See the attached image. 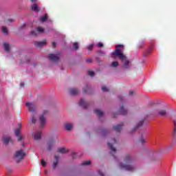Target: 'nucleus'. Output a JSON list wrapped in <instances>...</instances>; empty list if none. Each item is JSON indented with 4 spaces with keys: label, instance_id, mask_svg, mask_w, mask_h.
<instances>
[{
    "label": "nucleus",
    "instance_id": "1",
    "mask_svg": "<svg viewBox=\"0 0 176 176\" xmlns=\"http://www.w3.org/2000/svg\"><path fill=\"white\" fill-rule=\"evenodd\" d=\"M116 50L112 52V56H118L120 62L122 63V67L124 69H130L131 65H130V60L127 59V56L123 54L124 50V46L123 45H118L116 47Z\"/></svg>",
    "mask_w": 176,
    "mask_h": 176
},
{
    "label": "nucleus",
    "instance_id": "2",
    "mask_svg": "<svg viewBox=\"0 0 176 176\" xmlns=\"http://www.w3.org/2000/svg\"><path fill=\"white\" fill-rule=\"evenodd\" d=\"M132 163L133 160L131 159V155H125L124 157V163H120L118 164V168H120V170H125L126 171H134L135 166L131 164Z\"/></svg>",
    "mask_w": 176,
    "mask_h": 176
},
{
    "label": "nucleus",
    "instance_id": "3",
    "mask_svg": "<svg viewBox=\"0 0 176 176\" xmlns=\"http://www.w3.org/2000/svg\"><path fill=\"white\" fill-rule=\"evenodd\" d=\"M49 115L48 110H43L42 115L40 116V127L42 129L44 126L46 125V118Z\"/></svg>",
    "mask_w": 176,
    "mask_h": 176
},
{
    "label": "nucleus",
    "instance_id": "4",
    "mask_svg": "<svg viewBox=\"0 0 176 176\" xmlns=\"http://www.w3.org/2000/svg\"><path fill=\"white\" fill-rule=\"evenodd\" d=\"M25 156V153H24L23 150H19L18 151H16L14 154V158L16 159L17 163L23 160Z\"/></svg>",
    "mask_w": 176,
    "mask_h": 176
},
{
    "label": "nucleus",
    "instance_id": "5",
    "mask_svg": "<svg viewBox=\"0 0 176 176\" xmlns=\"http://www.w3.org/2000/svg\"><path fill=\"white\" fill-rule=\"evenodd\" d=\"M25 105L28 107L29 112H35L36 111V105L31 102H26Z\"/></svg>",
    "mask_w": 176,
    "mask_h": 176
},
{
    "label": "nucleus",
    "instance_id": "6",
    "mask_svg": "<svg viewBox=\"0 0 176 176\" xmlns=\"http://www.w3.org/2000/svg\"><path fill=\"white\" fill-rule=\"evenodd\" d=\"M19 128L16 129L14 131L15 135L18 137V141H21L23 140V137H21V131L20 129H21V124H19Z\"/></svg>",
    "mask_w": 176,
    "mask_h": 176
},
{
    "label": "nucleus",
    "instance_id": "7",
    "mask_svg": "<svg viewBox=\"0 0 176 176\" xmlns=\"http://www.w3.org/2000/svg\"><path fill=\"white\" fill-rule=\"evenodd\" d=\"M44 32H45V29H43L41 27H38V28H37L36 31H35V30L32 31L30 32V35H32V36H36V35H38V32L42 33Z\"/></svg>",
    "mask_w": 176,
    "mask_h": 176
},
{
    "label": "nucleus",
    "instance_id": "8",
    "mask_svg": "<svg viewBox=\"0 0 176 176\" xmlns=\"http://www.w3.org/2000/svg\"><path fill=\"white\" fill-rule=\"evenodd\" d=\"M113 144H116V139H113V142L111 144L109 143V142H107V145H108L110 151H112L113 153H116V148H114Z\"/></svg>",
    "mask_w": 176,
    "mask_h": 176
},
{
    "label": "nucleus",
    "instance_id": "9",
    "mask_svg": "<svg viewBox=\"0 0 176 176\" xmlns=\"http://www.w3.org/2000/svg\"><path fill=\"white\" fill-rule=\"evenodd\" d=\"M34 45L36 47H43V46L46 45V40L43 41H34Z\"/></svg>",
    "mask_w": 176,
    "mask_h": 176
},
{
    "label": "nucleus",
    "instance_id": "10",
    "mask_svg": "<svg viewBox=\"0 0 176 176\" xmlns=\"http://www.w3.org/2000/svg\"><path fill=\"white\" fill-rule=\"evenodd\" d=\"M48 58L50 60V61H52L53 63H58L59 58L57 55L50 54Z\"/></svg>",
    "mask_w": 176,
    "mask_h": 176
},
{
    "label": "nucleus",
    "instance_id": "11",
    "mask_svg": "<svg viewBox=\"0 0 176 176\" xmlns=\"http://www.w3.org/2000/svg\"><path fill=\"white\" fill-rule=\"evenodd\" d=\"M146 119V117H144V118L141 117L140 121L138 122V123L137 124V125L135 127V130H136V129H138V128L142 126Z\"/></svg>",
    "mask_w": 176,
    "mask_h": 176
},
{
    "label": "nucleus",
    "instance_id": "12",
    "mask_svg": "<svg viewBox=\"0 0 176 176\" xmlns=\"http://www.w3.org/2000/svg\"><path fill=\"white\" fill-rule=\"evenodd\" d=\"M32 137L34 140H36V141H38V140H41V137H42V132L36 131L34 133L32 134Z\"/></svg>",
    "mask_w": 176,
    "mask_h": 176
},
{
    "label": "nucleus",
    "instance_id": "13",
    "mask_svg": "<svg viewBox=\"0 0 176 176\" xmlns=\"http://www.w3.org/2000/svg\"><path fill=\"white\" fill-rule=\"evenodd\" d=\"M124 126L123 123H121L120 124H118L116 126H114L113 127V130L116 131V133H120V131L122 130V128Z\"/></svg>",
    "mask_w": 176,
    "mask_h": 176
},
{
    "label": "nucleus",
    "instance_id": "14",
    "mask_svg": "<svg viewBox=\"0 0 176 176\" xmlns=\"http://www.w3.org/2000/svg\"><path fill=\"white\" fill-rule=\"evenodd\" d=\"M80 107H82V108L86 109L87 107H89V104H87L84 99H80L79 102Z\"/></svg>",
    "mask_w": 176,
    "mask_h": 176
},
{
    "label": "nucleus",
    "instance_id": "15",
    "mask_svg": "<svg viewBox=\"0 0 176 176\" xmlns=\"http://www.w3.org/2000/svg\"><path fill=\"white\" fill-rule=\"evenodd\" d=\"M53 145H54V140H50L47 142V151H52L53 148Z\"/></svg>",
    "mask_w": 176,
    "mask_h": 176
},
{
    "label": "nucleus",
    "instance_id": "16",
    "mask_svg": "<svg viewBox=\"0 0 176 176\" xmlns=\"http://www.w3.org/2000/svg\"><path fill=\"white\" fill-rule=\"evenodd\" d=\"M119 114L120 115H126L127 113V110L124 109V107L123 106V104L120 105V110H119Z\"/></svg>",
    "mask_w": 176,
    "mask_h": 176
},
{
    "label": "nucleus",
    "instance_id": "17",
    "mask_svg": "<svg viewBox=\"0 0 176 176\" xmlns=\"http://www.w3.org/2000/svg\"><path fill=\"white\" fill-rule=\"evenodd\" d=\"M69 93L72 96H76L79 94V91L77 89L71 88L69 89Z\"/></svg>",
    "mask_w": 176,
    "mask_h": 176
},
{
    "label": "nucleus",
    "instance_id": "18",
    "mask_svg": "<svg viewBox=\"0 0 176 176\" xmlns=\"http://www.w3.org/2000/svg\"><path fill=\"white\" fill-rule=\"evenodd\" d=\"M74 127V125L71 123L65 124V129L67 131H70V130Z\"/></svg>",
    "mask_w": 176,
    "mask_h": 176
},
{
    "label": "nucleus",
    "instance_id": "19",
    "mask_svg": "<svg viewBox=\"0 0 176 176\" xmlns=\"http://www.w3.org/2000/svg\"><path fill=\"white\" fill-rule=\"evenodd\" d=\"M94 113H96V115L99 116V118H101V116H102V115H104V112H102L101 110H100L98 109L94 110Z\"/></svg>",
    "mask_w": 176,
    "mask_h": 176
},
{
    "label": "nucleus",
    "instance_id": "20",
    "mask_svg": "<svg viewBox=\"0 0 176 176\" xmlns=\"http://www.w3.org/2000/svg\"><path fill=\"white\" fill-rule=\"evenodd\" d=\"M147 141L148 139L144 137V135H142L141 138L139 140V142H140V144H142V145H144V144H146Z\"/></svg>",
    "mask_w": 176,
    "mask_h": 176
},
{
    "label": "nucleus",
    "instance_id": "21",
    "mask_svg": "<svg viewBox=\"0 0 176 176\" xmlns=\"http://www.w3.org/2000/svg\"><path fill=\"white\" fill-rule=\"evenodd\" d=\"M54 158L56 162L53 163L52 168H55L58 165V155H55Z\"/></svg>",
    "mask_w": 176,
    "mask_h": 176
},
{
    "label": "nucleus",
    "instance_id": "22",
    "mask_svg": "<svg viewBox=\"0 0 176 176\" xmlns=\"http://www.w3.org/2000/svg\"><path fill=\"white\" fill-rule=\"evenodd\" d=\"M32 10H33V12H36V13H38V12H39V8H38V4H33L32 6Z\"/></svg>",
    "mask_w": 176,
    "mask_h": 176
},
{
    "label": "nucleus",
    "instance_id": "23",
    "mask_svg": "<svg viewBox=\"0 0 176 176\" xmlns=\"http://www.w3.org/2000/svg\"><path fill=\"white\" fill-rule=\"evenodd\" d=\"M3 46H4V50L6 52H9L10 50V45H9V43H4Z\"/></svg>",
    "mask_w": 176,
    "mask_h": 176
},
{
    "label": "nucleus",
    "instance_id": "24",
    "mask_svg": "<svg viewBox=\"0 0 176 176\" xmlns=\"http://www.w3.org/2000/svg\"><path fill=\"white\" fill-rule=\"evenodd\" d=\"M159 113L161 116H166L167 115V111L164 109H160Z\"/></svg>",
    "mask_w": 176,
    "mask_h": 176
},
{
    "label": "nucleus",
    "instance_id": "25",
    "mask_svg": "<svg viewBox=\"0 0 176 176\" xmlns=\"http://www.w3.org/2000/svg\"><path fill=\"white\" fill-rule=\"evenodd\" d=\"M91 164V162L90 160L84 161L82 162L81 166H90Z\"/></svg>",
    "mask_w": 176,
    "mask_h": 176
},
{
    "label": "nucleus",
    "instance_id": "26",
    "mask_svg": "<svg viewBox=\"0 0 176 176\" xmlns=\"http://www.w3.org/2000/svg\"><path fill=\"white\" fill-rule=\"evenodd\" d=\"M173 138H176V120L174 121V129H173Z\"/></svg>",
    "mask_w": 176,
    "mask_h": 176
},
{
    "label": "nucleus",
    "instance_id": "27",
    "mask_svg": "<svg viewBox=\"0 0 176 176\" xmlns=\"http://www.w3.org/2000/svg\"><path fill=\"white\" fill-rule=\"evenodd\" d=\"M58 152H59V153H67V152H68L65 148H59L58 149Z\"/></svg>",
    "mask_w": 176,
    "mask_h": 176
},
{
    "label": "nucleus",
    "instance_id": "28",
    "mask_svg": "<svg viewBox=\"0 0 176 176\" xmlns=\"http://www.w3.org/2000/svg\"><path fill=\"white\" fill-rule=\"evenodd\" d=\"M46 20H47V15L45 14L43 16L41 17L40 21L42 23H45V21H46Z\"/></svg>",
    "mask_w": 176,
    "mask_h": 176
},
{
    "label": "nucleus",
    "instance_id": "29",
    "mask_svg": "<svg viewBox=\"0 0 176 176\" xmlns=\"http://www.w3.org/2000/svg\"><path fill=\"white\" fill-rule=\"evenodd\" d=\"M3 141L4 144H9V142L10 141V138L5 137L3 138Z\"/></svg>",
    "mask_w": 176,
    "mask_h": 176
},
{
    "label": "nucleus",
    "instance_id": "30",
    "mask_svg": "<svg viewBox=\"0 0 176 176\" xmlns=\"http://www.w3.org/2000/svg\"><path fill=\"white\" fill-rule=\"evenodd\" d=\"M100 134H102V135H105L106 134L108 133V130H107V129H100Z\"/></svg>",
    "mask_w": 176,
    "mask_h": 176
},
{
    "label": "nucleus",
    "instance_id": "31",
    "mask_svg": "<svg viewBox=\"0 0 176 176\" xmlns=\"http://www.w3.org/2000/svg\"><path fill=\"white\" fill-rule=\"evenodd\" d=\"M2 31H3V32L6 35H8V28H6V27L3 26V27H2Z\"/></svg>",
    "mask_w": 176,
    "mask_h": 176
},
{
    "label": "nucleus",
    "instance_id": "32",
    "mask_svg": "<svg viewBox=\"0 0 176 176\" xmlns=\"http://www.w3.org/2000/svg\"><path fill=\"white\" fill-rule=\"evenodd\" d=\"M74 49L75 50H78V49H79V43H74Z\"/></svg>",
    "mask_w": 176,
    "mask_h": 176
},
{
    "label": "nucleus",
    "instance_id": "33",
    "mask_svg": "<svg viewBox=\"0 0 176 176\" xmlns=\"http://www.w3.org/2000/svg\"><path fill=\"white\" fill-rule=\"evenodd\" d=\"M118 65H119V63L115 61V62H113V63H111V67H113L115 68V67H118Z\"/></svg>",
    "mask_w": 176,
    "mask_h": 176
},
{
    "label": "nucleus",
    "instance_id": "34",
    "mask_svg": "<svg viewBox=\"0 0 176 176\" xmlns=\"http://www.w3.org/2000/svg\"><path fill=\"white\" fill-rule=\"evenodd\" d=\"M151 52H152V50H146V51L144 52V56H149V54H151Z\"/></svg>",
    "mask_w": 176,
    "mask_h": 176
},
{
    "label": "nucleus",
    "instance_id": "35",
    "mask_svg": "<svg viewBox=\"0 0 176 176\" xmlns=\"http://www.w3.org/2000/svg\"><path fill=\"white\" fill-rule=\"evenodd\" d=\"M32 122L36 123V118L34 116V113L32 114Z\"/></svg>",
    "mask_w": 176,
    "mask_h": 176
},
{
    "label": "nucleus",
    "instance_id": "36",
    "mask_svg": "<svg viewBox=\"0 0 176 176\" xmlns=\"http://www.w3.org/2000/svg\"><path fill=\"white\" fill-rule=\"evenodd\" d=\"M102 91H109V89H108L107 87H102Z\"/></svg>",
    "mask_w": 176,
    "mask_h": 176
},
{
    "label": "nucleus",
    "instance_id": "37",
    "mask_svg": "<svg viewBox=\"0 0 176 176\" xmlns=\"http://www.w3.org/2000/svg\"><path fill=\"white\" fill-rule=\"evenodd\" d=\"M88 75H89V76H94V72L89 71L88 72Z\"/></svg>",
    "mask_w": 176,
    "mask_h": 176
},
{
    "label": "nucleus",
    "instance_id": "38",
    "mask_svg": "<svg viewBox=\"0 0 176 176\" xmlns=\"http://www.w3.org/2000/svg\"><path fill=\"white\" fill-rule=\"evenodd\" d=\"M41 164L43 166V167H45L46 166V162H45L43 160H41Z\"/></svg>",
    "mask_w": 176,
    "mask_h": 176
},
{
    "label": "nucleus",
    "instance_id": "39",
    "mask_svg": "<svg viewBox=\"0 0 176 176\" xmlns=\"http://www.w3.org/2000/svg\"><path fill=\"white\" fill-rule=\"evenodd\" d=\"M144 44H145V43H144V41H141V42L139 43L140 47H142V46H144Z\"/></svg>",
    "mask_w": 176,
    "mask_h": 176
},
{
    "label": "nucleus",
    "instance_id": "40",
    "mask_svg": "<svg viewBox=\"0 0 176 176\" xmlns=\"http://www.w3.org/2000/svg\"><path fill=\"white\" fill-rule=\"evenodd\" d=\"M88 50H93V44H91L89 46L87 47Z\"/></svg>",
    "mask_w": 176,
    "mask_h": 176
},
{
    "label": "nucleus",
    "instance_id": "41",
    "mask_svg": "<svg viewBox=\"0 0 176 176\" xmlns=\"http://www.w3.org/2000/svg\"><path fill=\"white\" fill-rule=\"evenodd\" d=\"M85 87L87 89H83V93H87V90H89V86L86 85Z\"/></svg>",
    "mask_w": 176,
    "mask_h": 176
},
{
    "label": "nucleus",
    "instance_id": "42",
    "mask_svg": "<svg viewBox=\"0 0 176 176\" xmlns=\"http://www.w3.org/2000/svg\"><path fill=\"white\" fill-rule=\"evenodd\" d=\"M97 46H98L99 47H102V46H104V44H102V43H99L97 44Z\"/></svg>",
    "mask_w": 176,
    "mask_h": 176
},
{
    "label": "nucleus",
    "instance_id": "43",
    "mask_svg": "<svg viewBox=\"0 0 176 176\" xmlns=\"http://www.w3.org/2000/svg\"><path fill=\"white\" fill-rule=\"evenodd\" d=\"M134 94V91H130L129 93V96H133Z\"/></svg>",
    "mask_w": 176,
    "mask_h": 176
},
{
    "label": "nucleus",
    "instance_id": "44",
    "mask_svg": "<svg viewBox=\"0 0 176 176\" xmlns=\"http://www.w3.org/2000/svg\"><path fill=\"white\" fill-rule=\"evenodd\" d=\"M57 44L56 43V42H53L52 43V46L54 47H56V45Z\"/></svg>",
    "mask_w": 176,
    "mask_h": 176
},
{
    "label": "nucleus",
    "instance_id": "45",
    "mask_svg": "<svg viewBox=\"0 0 176 176\" xmlns=\"http://www.w3.org/2000/svg\"><path fill=\"white\" fill-rule=\"evenodd\" d=\"M20 86H21V87H24V83L21 82V83H20Z\"/></svg>",
    "mask_w": 176,
    "mask_h": 176
},
{
    "label": "nucleus",
    "instance_id": "46",
    "mask_svg": "<svg viewBox=\"0 0 176 176\" xmlns=\"http://www.w3.org/2000/svg\"><path fill=\"white\" fill-rule=\"evenodd\" d=\"M87 63H91V59H87Z\"/></svg>",
    "mask_w": 176,
    "mask_h": 176
},
{
    "label": "nucleus",
    "instance_id": "47",
    "mask_svg": "<svg viewBox=\"0 0 176 176\" xmlns=\"http://www.w3.org/2000/svg\"><path fill=\"white\" fill-rule=\"evenodd\" d=\"M99 174H100L101 176H104V173H102V172H99Z\"/></svg>",
    "mask_w": 176,
    "mask_h": 176
},
{
    "label": "nucleus",
    "instance_id": "48",
    "mask_svg": "<svg viewBox=\"0 0 176 176\" xmlns=\"http://www.w3.org/2000/svg\"><path fill=\"white\" fill-rule=\"evenodd\" d=\"M119 100H120L122 101V100H123V98L122 96H119L118 97Z\"/></svg>",
    "mask_w": 176,
    "mask_h": 176
},
{
    "label": "nucleus",
    "instance_id": "49",
    "mask_svg": "<svg viewBox=\"0 0 176 176\" xmlns=\"http://www.w3.org/2000/svg\"><path fill=\"white\" fill-rule=\"evenodd\" d=\"M31 2H36V0H30Z\"/></svg>",
    "mask_w": 176,
    "mask_h": 176
},
{
    "label": "nucleus",
    "instance_id": "50",
    "mask_svg": "<svg viewBox=\"0 0 176 176\" xmlns=\"http://www.w3.org/2000/svg\"><path fill=\"white\" fill-rule=\"evenodd\" d=\"M8 21H10V23H12V21H13L12 19H8Z\"/></svg>",
    "mask_w": 176,
    "mask_h": 176
},
{
    "label": "nucleus",
    "instance_id": "51",
    "mask_svg": "<svg viewBox=\"0 0 176 176\" xmlns=\"http://www.w3.org/2000/svg\"><path fill=\"white\" fill-rule=\"evenodd\" d=\"M111 155H112L113 159H115V155L113 154H111Z\"/></svg>",
    "mask_w": 176,
    "mask_h": 176
}]
</instances>
